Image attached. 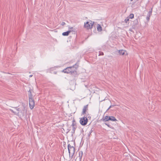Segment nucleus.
I'll return each instance as SVG.
<instances>
[{"instance_id":"1","label":"nucleus","mask_w":161,"mask_h":161,"mask_svg":"<svg viewBox=\"0 0 161 161\" xmlns=\"http://www.w3.org/2000/svg\"><path fill=\"white\" fill-rule=\"evenodd\" d=\"M28 97L29 101V105L30 108L32 109L35 106V101L34 97L35 96L33 95L34 91L33 90L30 89L28 91Z\"/></svg>"},{"instance_id":"2","label":"nucleus","mask_w":161,"mask_h":161,"mask_svg":"<svg viewBox=\"0 0 161 161\" xmlns=\"http://www.w3.org/2000/svg\"><path fill=\"white\" fill-rule=\"evenodd\" d=\"M75 68L76 69L78 68V65L77 64H75V65H74L73 66L68 67L64 69L62 72L66 73H71V74H76L77 73V72L75 70H72V69L74 68L75 67Z\"/></svg>"},{"instance_id":"3","label":"nucleus","mask_w":161,"mask_h":161,"mask_svg":"<svg viewBox=\"0 0 161 161\" xmlns=\"http://www.w3.org/2000/svg\"><path fill=\"white\" fill-rule=\"evenodd\" d=\"M17 112L15 114L18 116L20 118L24 116L26 114L27 111L24 106L22 108H19L17 109Z\"/></svg>"},{"instance_id":"4","label":"nucleus","mask_w":161,"mask_h":161,"mask_svg":"<svg viewBox=\"0 0 161 161\" xmlns=\"http://www.w3.org/2000/svg\"><path fill=\"white\" fill-rule=\"evenodd\" d=\"M93 24V22H92L91 20L89 21H87L86 23H85L84 27L87 30L91 29L92 27Z\"/></svg>"},{"instance_id":"5","label":"nucleus","mask_w":161,"mask_h":161,"mask_svg":"<svg viewBox=\"0 0 161 161\" xmlns=\"http://www.w3.org/2000/svg\"><path fill=\"white\" fill-rule=\"evenodd\" d=\"M68 149L69 153V156L70 155V153L72 154L71 157L72 158L73 156L74 155L75 151V148L73 146H71L70 144H69L68 145Z\"/></svg>"},{"instance_id":"6","label":"nucleus","mask_w":161,"mask_h":161,"mask_svg":"<svg viewBox=\"0 0 161 161\" xmlns=\"http://www.w3.org/2000/svg\"><path fill=\"white\" fill-rule=\"evenodd\" d=\"M88 122V119L86 117H84L80 119V122L82 125H86Z\"/></svg>"},{"instance_id":"7","label":"nucleus","mask_w":161,"mask_h":161,"mask_svg":"<svg viewBox=\"0 0 161 161\" xmlns=\"http://www.w3.org/2000/svg\"><path fill=\"white\" fill-rule=\"evenodd\" d=\"M139 24L138 19H136L135 20L133 21V25H132V28L135 29L136 28Z\"/></svg>"},{"instance_id":"8","label":"nucleus","mask_w":161,"mask_h":161,"mask_svg":"<svg viewBox=\"0 0 161 161\" xmlns=\"http://www.w3.org/2000/svg\"><path fill=\"white\" fill-rule=\"evenodd\" d=\"M88 105H85L83 109L82 114L84 115L86 114V111L88 110Z\"/></svg>"},{"instance_id":"9","label":"nucleus","mask_w":161,"mask_h":161,"mask_svg":"<svg viewBox=\"0 0 161 161\" xmlns=\"http://www.w3.org/2000/svg\"><path fill=\"white\" fill-rule=\"evenodd\" d=\"M152 8L151 9V10L149 11L147 15V17H146V19L148 21L150 19V16L152 15Z\"/></svg>"},{"instance_id":"10","label":"nucleus","mask_w":161,"mask_h":161,"mask_svg":"<svg viewBox=\"0 0 161 161\" xmlns=\"http://www.w3.org/2000/svg\"><path fill=\"white\" fill-rule=\"evenodd\" d=\"M72 31H74L73 30H69L67 31L63 32L62 33V35L64 36H68L69 34V33Z\"/></svg>"},{"instance_id":"11","label":"nucleus","mask_w":161,"mask_h":161,"mask_svg":"<svg viewBox=\"0 0 161 161\" xmlns=\"http://www.w3.org/2000/svg\"><path fill=\"white\" fill-rule=\"evenodd\" d=\"M108 121L109 120L113 121H116L117 120L116 119L114 116H108Z\"/></svg>"},{"instance_id":"12","label":"nucleus","mask_w":161,"mask_h":161,"mask_svg":"<svg viewBox=\"0 0 161 161\" xmlns=\"http://www.w3.org/2000/svg\"><path fill=\"white\" fill-rule=\"evenodd\" d=\"M108 116H106L104 117H103V120L104 121H108Z\"/></svg>"},{"instance_id":"13","label":"nucleus","mask_w":161,"mask_h":161,"mask_svg":"<svg viewBox=\"0 0 161 161\" xmlns=\"http://www.w3.org/2000/svg\"><path fill=\"white\" fill-rule=\"evenodd\" d=\"M97 29L98 31H102V27H101V25L99 24H98L97 25Z\"/></svg>"},{"instance_id":"14","label":"nucleus","mask_w":161,"mask_h":161,"mask_svg":"<svg viewBox=\"0 0 161 161\" xmlns=\"http://www.w3.org/2000/svg\"><path fill=\"white\" fill-rule=\"evenodd\" d=\"M118 52L120 55H124L125 54V51L123 50H119Z\"/></svg>"},{"instance_id":"15","label":"nucleus","mask_w":161,"mask_h":161,"mask_svg":"<svg viewBox=\"0 0 161 161\" xmlns=\"http://www.w3.org/2000/svg\"><path fill=\"white\" fill-rule=\"evenodd\" d=\"M83 155V152L82 151H80L79 152V157H80V160H81Z\"/></svg>"},{"instance_id":"16","label":"nucleus","mask_w":161,"mask_h":161,"mask_svg":"<svg viewBox=\"0 0 161 161\" xmlns=\"http://www.w3.org/2000/svg\"><path fill=\"white\" fill-rule=\"evenodd\" d=\"M72 127L77 126L76 125V124L75 122V120H73L72 121Z\"/></svg>"},{"instance_id":"17","label":"nucleus","mask_w":161,"mask_h":161,"mask_svg":"<svg viewBox=\"0 0 161 161\" xmlns=\"http://www.w3.org/2000/svg\"><path fill=\"white\" fill-rule=\"evenodd\" d=\"M76 128H77V126L72 127V130H73V131L72 132V133L74 134L75 133V129H76Z\"/></svg>"},{"instance_id":"18","label":"nucleus","mask_w":161,"mask_h":161,"mask_svg":"<svg viewBox=\"0 0 161 161\" xmlns=\"http://www.w3.org/2000/svg\"><path fill=\"white\" fill-rule=\"evenodd\" d=\"M129 18H130V19H133V18H134V14H130L129 16Z\"/></svg>"},{"instance_id":"19","label":"nucleus","mask_w":161,"mask_h":161,"mask_svg":"<svg viewBox=\"0 0 161 161\" xmlns=\"http://www.w3.org/2000/svg\"><path fill=\"white\" fill-rule=\"evenodd\" d=\"M104 55L103 53L101 51L99 52V56H101V55Z\"/></svg>"},{"instance_id":"20","label":"nucleus","mask_w":161,"mask_h":161,"mask_svg":"<svg viewBox=\"0 0 161 161\" xmlns=\"http://www.w3.org/2000/svg\"><path fill=\"white\" fill-rule=\"evenodd\" d=\"M129 20V19L128 18V17H127V18H126L125 20V23H127V22Z\"/></svg>"},{"instance_id":"21","label":"nucleus","mask_w":161,"mask_h":161,"mask_svg":"<svg viewBox=\"0 0 161 161\" xmlns=\"http://www.w3.org/2000/svg\"><path fill=\"white\" fill-rule=\"evenodd\" d=\"M115 105H111L110 107H109V108L107 109V111H108V110H109V109L111 108V107H114Z\"/></svg>"},{"instance_id":"22","label":"nucleus","mask_w":161,"mask_h":161,"mask_svg":"<svg viewBox=\"0 0 161 161\" xmlns=\"http://www.w3.org/2000/svg\"><path fill=\"white\" fill-rule=\"evenodd\" d=\"M92 132H91L90 131L89 132L88 134V137L89 138L92 135Z\"/></svg>"},{"instance_id":"23","label":"nucleus","mask_w":161,"mask_h":161,"mask_svg":"<svg viewBox=\"0 0 161 161\" xmlns=\"http://www.w3.org/2000/svg\"><path fill=\"white\" fill-rule=\"evenodd\" d=\"M94 130V129L93 128H92L91 130L90 131V132H93Z\"/></svg>"},{"instance_id":"24","label":"nucleus","mask_w":161,"mask_h":161,"mask_svg":"<svg viewBox=\"0 0 161 161\" xmlns=\"http://www.w3.org/2000/svg\"><path fill=\"white\" fill-rule=\"evenodd\" d=\"M69 29H71V31H72V30H73V31H75V29H74H74H73V27H69Z\"/></svg>"},{"instance_id":"25","label":"nucleus","mask_w":161,"mask_h":161,"mask_svg":"<svg viewBox=\"0 0 161 161\" xmlns=\"http://www.w3.org/2000/svg\"><path fill=\"white\" fill-rule=\"evenodd\" d=\"M65 22H62L61 25L62 26H64V25H65Z\"/></svg>"},{"instance_id":"26","label":"nucleus","mask_w":161,"mask_h":161,"mask_svg":"<svg viewBox=\"0 0 161 161\" xmlns=\"http://www.w3.org/2000/svg\"><path fill=\"white\" fill-rule=\"evenodd\" d=\"M106 125H107L108 127H110V125H109V124H107L106 123H105Z\"/></svg>"},{"instance_id":"27","label":"nucleus","mask_w":161,"mask_h":161,"mask_svg":"<svg viewBox=\"0 0 161 161\" xmlns=\"http://www.w3.org/2000/svg\"><path fill=\"white\" fill-rule=\"evenodd\" d=\"M10 111L13 113H14V112L12 110L10 109Z\"/></svg>"},{"instance_id":"28","label":"nucleus","mask_w":161,"mask_h":161,"mask_svg":"<svg viewBox=\"0 0 161 161\" xmlns=\"http://www.w3.org/2000/svg\"><path fill=\"white\" fill-rule=\"evenodd\" d=\"M54 73L55 74H56L57 73V72H54Z\"/></svg>"},{"instance_id":"29","label":"nucleus","mask_w":161,"mask_h":161,"mask_svg":"<svg viewBox=\"0 0 161 161\" xmlns=\"http://www.w3.org/2000/svg\"><path fill=\"white\" fill-rule=\"evenodd\" d=\"M32 75H30V77H32Z\"/></svg>"},{"instance_id":"30","label":"nucleus","mask_w":161,"mask_h":161,"mask_svg":"<svg viewBox=\"0 0 161 161\" xmlns=\"http://www.w3.org/2000/svg\"><path fill=\"white\" fill-rule=\"evenodd\" d=\"M17 112H17H14V114H15V113H16Z\"/></svg>"},{"instance_id":"31","label":"nucleus","mask_w":161,"mask_h":161,"mask_svg":"<svg viewBox=\"0 0 161 161\" xmlns=\"http://www.w3.org/2000/svg\"><path fill=\"white\" fill-rule=\"evenodd\" d=\"M131 1H132L133 0H130Z\"/></svg>"}]
</instances>
